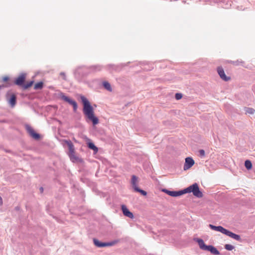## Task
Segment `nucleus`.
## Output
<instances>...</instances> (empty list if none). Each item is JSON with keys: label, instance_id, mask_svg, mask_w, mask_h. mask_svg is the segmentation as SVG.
<instances>
[{"label": "nucleus", "instance_id": "nucleus-25", "mask_svg": "<svg viewBox=\"0 0 255 255\" xmlns=\"http://www.w3.org/2000/svg\"><path fill=\"white\" fill-rule=\"evenodd\" d=\"M134 190L137 192L140 193L143 196H146L147 194L146 192H145V191H144L143 190L140 189L139 188H138V187H137V188H135V189H134Z\"/></svg>", "mask_w": 255, "mask_h": 255}, {"label": "nucleus", "instance_id": "nucleus-2", "mask_svg": "<svg viewBox=\"0 0 255 255\" xmlns=\"http://www.w3.org/2000/svg\"><path fill=\"white\" fill-rule=\"evenodd\" d=\"M184 194L187 193H193V194L197 197H202V193L200 191L198 185L197 183H194L188 188L183 190Z\"/></svg>", "mask_w": 255, "mask_h": 255}, {"label": "nucleus", "instance_id": "nucleus-28", "mask_svg": "<svg viewBox=\"0 0 255 255\" xmlns=\"http://www.w3.org/2000/svg\"><path fill=\"white\" fill-rule=\"evenodd\" d=\"M199 155L200 156H204L205 155V152L204 150L201 149L199 151Z\"/></svg>", "mask_w": 255, "mask_h": 255}, {"label": "nucleus", "instance_id": "nucleus-17", "mask_svg": "<svg viewBox=\"0 0 255 255\" xmlns=\"http://www.w3.org/2000/svg\"><path fill=\"white\" fill-rule=\"evenodd\" d=\"M88 147L93 149L95 153H97L98 148L92 142H89L88 144Z\"/></svg>", "mask_w": 255, "mask_h": 255}, {"label": "nucleus", "instance_id": "nucleus-11", "mask_svg": "<svg viewBox=\"0 0 255 255\" xmlns=\"http://www.w3.org/2000/svg\"><path fill=\"white\" fill-rule=\"evenodd\" d=\"M25 79V75L22 74L20 75L15 81V84L18 86L23 85Z\"/></svg>", "mask_w": 255, "mask_h": 255}, {"label": "nucleus", "instance_id": "nucleus-31", "mask_svg": "<svg viewBox=\"0 0 255 255\" xmlns=\"http://www.w3.org/2000/svg\"><path fill=\"white\" fill-rule=\"evenodd\" d=\"M63 99L66 102H68V101L70 99L68 97L66 96L63 97Z\"/></svg>", "mask_w": 255, "mask_h": 255}, {"label": "nucleus", "instance_id": "nucleus-26", "mask_svg": "<svg viewBox=\"0 0 255 255\" xmlns=\"http://www.w3.org/2000/svg\"><path fill=\"white\" fill-rule=\"evenodd\" d=\"M225 248L227 250H228V251H232V250L234 249V247L233 246H232V245H230V244H226L225 246Z\"/></svg>", "mask_w": 255, "mask_h": 255}, {"label": "nucleus", "instance_id": "nucleus-12", "mask_svg": "<svg viewBox=\"0 0 255 255\" xmlns=\"http://www.w3.org/2000/svg\"><path fill=\"white\" fill-rule=\"evenodd\" d=\"M225 235H227V236H228L237 241L241 240V237L239 235L235 234L228 230H227Z\"/></svg>", "mask_w": 255, "mask_h": 255}, {"label": "nucleus", "instance_id": "nucleus-24", "mask_svg": "<svg viewBox=\"0 0 255 255\" xmlns=\"http://www.w3.org/2000/svg\"><path fill=\"white\" fill-rule=\"evenodd\" d=\"M33 84V81H31L30 82H27L25 85H23V87L24 89H27L28 88L30 87Z\"/></svg>", "mask_w": 255, "mask_h": 255}, {"label": "nucleus", "instance_id": "nucleus-10", "mask_svg": "<svg viewBox=\"0 0 255 255\" xmlns=\"http://www.w3.org/2000/svg\"><path fill=\"white\" fill-rule=\"evenodd\" d=\"M68 155L70 160L73 162H81L83 161L82 159L79 158L76 155L75 151H73V152H68Z\"/></svg>", "mask_w": 255, "mask_h": 255}, {"label": "nucleus", "instance_id": "nucleus-8", "mask_svg": "<svg viewBox=\"0 0 255 255\" xmlns=\"http://www.w3.org/2000/svg\"><path fill=\"white\" fill-rule=\"evenodd\" d=\"M7 100L8 103L11 105V107H14L16 104V96L14 94H7Z\"/></svg>", "mask_w": 255, "mask_h": 255}, {"label": "nucleus", "instance_id": "nucleus-5", "mask_svg": "<svg viewBox=\"0 0 255 255\" xmlns=\"http://www.w3.org/2000/svg\"><path fill=\"white\" fill-rule=\"evenodd\" d=\"M217 72L220 76V78L225 81H228L231 80V77L230 76H227L226 75L224 69L222 67H219L217 68Z\"/></svg>", "mask_w": 255, "mask_h": 255}, {"label": "nucleus", "instance_id": "nucleus-34", "mask_svg": "<svg viewBox=\"0 0 255 255\" xmlns=\"http://www.w3.org/2000/svg\"><path fill=\"white\" fill-rule=\"evenodd\" d=\"M40 191H41V192H43V188H42V187H41V188H40Z\"/></svg>", "mask_w": 255, "mask_h": 255}, {"label": "nucleus", "instance_id": "nucleus-7", "mask_svg": "<svg viewBox=\"0 0 255 255\" xmlns=\"http://www.w3.org/2000/svg\"><path fill=\"white\" fill-rule=\"evenodd\" d=\"M194 164V161L191 157H187L185 159V162L184 165V169L185 170L190 168Z\"/></svg>", "mask_w": 255, "mask_h": 255}, {"label": "nucleus", "instance_id": "nucleus-35", "mask_svg": "<svg viewBox=\"0 0 255 255\" xmlns=\"http://www.w3.org/2000/svg\"><path fill=\"white\" fill-rule=\"evenodd\" d=\"M4 87L3 86H0V90L1 89V88L2 87Z\"/></svg>", "mask_w": 255, "mask_h": 255}, {"label": "nucleus", "instance_id": "nucleus-22", "mask_svg": "<svg viewBox=\"0 0 255 255\" xmlns=\"http://www.w3.org/2000/svg\"><path fill=\"white\" fill-rule=\"evenodd\" d=\"M245 165L247 169H251L252 168V164L250 160H246L245 163Z\"/></svg>", "mask_w": 255, "mask_h": 255}, {"label": "nucleus", "instance_id": "nucleus-16", "mask_svg": "<svg viewBox=\"0 0 255 255\" xmlns=\"http://www.w3.org/2000/svg\"><path fill=\"white\" fill-rule=\"evenodd\" d=\"M208 251H210L212 254L215 255H218L220 254L218 250L212 246H208Z\"/></svg>", "mask_w": 255, "mask_h": 255}, {"label": "nucleus", "instance_id": "nucleus-15", "mask_svg": "<svg viewBox=\"0 0 255 255\" xmlns=\"http://www.w3.org/2000/svg\"><path fill=\"white\" fill-rule=\"evenodd\" d=\"M131 183L132 187L134 188V189H135V188H137L138 187H137L138 178L136 176H135V175L132 176Z\"/></svg>", "mask_w": 255, "mask_h": 255}, {"label": "nucleus", "instance_id": "nucleus-23", "mask_svg": "<svg viewBox=\"0 0 255 255\" xmlns=\"http://www.w3.org/2000/svg\"><path fill=\"white\" fill-rule=\"evenodd\" d=\"M216 229H217L216 231L220 232L222 233L223 234H225L226 233V231H227V229L224 228L222 226H217Z\"/></svg>", "mask_w": 255, "mask_h": 255}, {"label": "nucleus", "instance_id": "nucleus-30", "mask_svg": "<svg viewBox=\"0 0 255 255\" xmlns=\"http://www.w3.org/2000/svg\"><path fill=\"white\" fill-rule=\"evenodd\" d=\"M209 227L213 230H215V231H216L217 229L216 228L217 227V226H213L212 225H209Z\"/></svg>", "mask_w": 255, "mask_h": 255}, {"label": "nucleus", "instance_id": "nucleus-4", "mask_svg": "<svg viewBox=\"0 0 255 255\" xmlns=\"http://www.w3.org/2000/svg\"><path fill=\"white\" fill-rule=\"evenodd\" d=\"M162 191L168 194V195L172 196V197H177L181 196L183 194H184V192L182 191H169L167 189H162Z\"/></svg>", "mask_w": 255, "mask_h": 255}, {"label": "nucleus", "instance_id": "nucleus-29", "mask_svg": "<svg viewBox=\"0 0 255 255\" xmlns=\"http://www.w3.org/2000/svg\"><path fill=\"white\" fill-rule=\"evenodd\" d=\"M9 80V78L7 76H4L2 78V81L3 82H6Z\"/></svg>", "mask_w": 255, "mask_h": 255}, {"label": "nucleus", "instance_id": "nucleus-19", "mask_svg": "<svg viewBox=\"0 0 255 255\" xmlns=\"http://www.w3.org/2000/svg\"><path fill=\"white\" fill-rule=\"evenodd\" d=\"M103 86L104 88L109 91H112V89L111 86L110 84L108 82H104Z\"/></svg>", "mask_w": 255, "mask_h": 255}, {"label": "nucleus", "instance_id": "nucleus-33", "mask_svg": "<svg viewBox=\"0 0 255 255\" xmlns=\"http://www.w3.org/2000/svg\"><path fill=\"white\" fill-rule=\"evenodd\" d=\"M60 74H61V75H62V76H63V78H64V79H65V74H64V73H61Z\"/></svg>", "mask_w": 255, "mask_h": 255}, {"label": "nucleus", "instance_id": "nucleus-18", "mask_svg": "<svg viewBox=\"0 0 255 255\" xmlns=\"http://www.w3.org/2000/svg\"><path fill=\"white\" fill-rule=\"evenodd\" d=\"M68 103H69L70 104H71V105L73 106V109H74V111L75 112L76 110H77V104L76 103V102L71 99H69L68 101Z\"/></svg>", "mask_w": 255, "mask_h": 255}, {"label": "nucleus", "instance_id": "nucleus-27", "mask_svg": "<svg viewBox=\"0 0 255 255\" xmlns=\"http://www.w3.org/2000/svg\"><path fill=\"white\" fill-rule=\"evenodd\" d=\"M182 95L181 93H176L175 94V98L176 100H178L182 98Z\"/></svg>", "mask_w": 255, "mask_h": 255}, {"label": "nucleus", "instance_id": "nucleus-3", "mask_svg": "<svg viewBox=\"0 0 255 255\" xmlns=\"http://www.w3.org/2000/svg\"><path fill=\"white\" fill-rule=\"evenodd\" d=\"M93 242H94V245L96 246L99 247V248L108 247V246H112L118 243V241H113L112 242H109V243H102L96 239H94L93 240Z\"/></svg>", "mask_w": 255, "mask_h": 255}, {"label": "nucleus", "instance_id": "nucleus-21", "mask_svg": "<svg viewBox=\"0 0 255 255\" xmlns=\"http://www.w3.org/2000/svg\"><path fill=\"white\" fill-rule=\"evenodd\" d=\"M246 114H251L253 115L255 113V110L251 108H246L245 109Z\"/></svg>", "mask_w": 255, "mask_h": 255}, {"label": "nucleus", "instance_id": "nucleus-9", "mask_svg": "<svg viewBox=\"0 0 255 255\" xmlns=\"http://www.w3.org/2000/svg\"><path fill=\"white\" fill-rule=\"evenodd\" d=\"M26 129L28 132V133L32 136L33 138L36 139H38L39 138L40 136L38 133H36L34 129L29 126H27L26 127Z\"/></svg>", "mask_w": 255, "mask_h": 255}, {"label": "nucleus", "instance_id": "nucleus-1", "mask_svg": "<svg viewBox=\"0 0 255 255\" xmlns=\"http://www.w3.org/2000/svg\"><path fill=\"white\" fill-rule=\"evenodd\" d=\"M81 99L83 104V113L84 115L89 120L92 122L94 125L98 124L99 120L95 116L93 108L90 102L84 96H81Z\"/></svg>", "mask_w": 255, "mask_h": 255}, {"label": "nucleus", "instance_id": "nucleus-14", "mask_svg": "<svg viewBox=\"0 0 255 255\" xmlns=\"http://www.w3.org/2000/svg\"><path fill=\"white\" fill-rule=\"evenodd\" d=\"M64 142L66 143L69 148V152H73L75 151L74 146L70 140H64Z\"/></svg>", "mask_w": 255, "mask_h": 255}, {"label": "nucleus", "instance_id": "nucleus-32", "mask_svg": "<svg viewBox=\"0 0 255 255\" xmlns=\"http://www.w3.org/2000/svg\"><path fill=\"white\" fill-rule=\"evenodd\" d=\"M3 203L2 199L1 197L0 196V205H1Z\"/></svg>", "mask_w": 255, "mask_h": 255}, {"label": "nucleus", "instance_id": "nucleus-20", "mask_svg": "<svg viewBox=\"0 0 255 255\" xmlns=\"http://www.w3.org/2000/svg\"><path fill=\"white\" fill-rule=\"evenodd\" d=\"M43 83L42 82H38L34 85V89L35 90L41 89L43 87Z\"/></svg>", "mask_w": 255, "mask_h": 255}, {"label": "nucleus", "instance_id": "nucleus-13", "mask_svg": "<svg viewBox=\"0 0 255 255\" xmlns=\"http://www.w3.org/2000/svg\"><path fill=\"white\" fill-rule=\"evenodd\" d=\"M194 241L198 243V245L201 249L203 250H207V246H206L204 241L200 239H194Z\"/></svg>", "mask_w": 255, "mask_h": 255}, {"label": "nucleus", "instance_id": "nucleus-6", "mask_svg": "<svg viewBox=\"0 0 255 255\" xmlns=\"http://www.w3.org/2000/svg\"><path fill=\"white\" fill-rule=\"evenodd\" d=\"M121 209L125 216L128 217L130 219H133L134 218L133 214L129 211L126 205H122L121 206Z\"/></svg>", "mask_w": 255, "mask_h": 255}]
</instances>
